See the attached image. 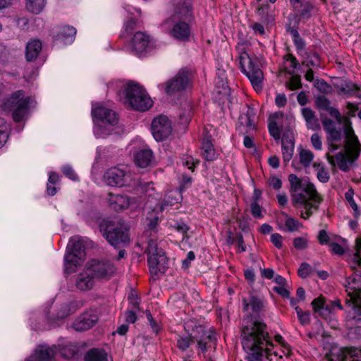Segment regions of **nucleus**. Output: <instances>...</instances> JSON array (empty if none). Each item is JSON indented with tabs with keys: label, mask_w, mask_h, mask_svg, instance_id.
Returning a JSON list of instances; mask_svg holds the SVG:
<instances>
[{
	"label": "nucleus",
	"mask_w": 361,
	"mask_h": 361,
	"mask_svg": "<svg viewBox=\"0 0 361 361\" xmlns=\"http://www.w3.org/2000/svg\"><path fill=\"white\" fill-rule=\"evenodd\" d=\"M241 338L248 361H262L264 356L271 360V355H276V353L272 352V338L267 331V324L262 321L252 316L245 317L242 323Z\"/></svg>",
	"instance_id": "1"
},
{
	"label": "nucleus",
	"mask_w": 361,
	"mask_h": 361,
	"mask_svg": "<svg viewBox=\"0 0 361 361\" xmlns=\"http://www.w3.org/2000/svg\"><path fill=\"white\" fill-rule=\"evenodd\" d=\"M322 123L323 128L327 134L329 150L334 152L338 149L339 146L334 142L344 138L343 147L348 152L353 160L357 159L361 146L354 133L350 121L346 118L342 128H337L336 122L330 118H324Z\"/></svg>",
	"instance_id": "2"
},
{
	"label": "nucleus",
	"mask_w": 361,
	"mask_h": 361,
	"mask_svg": "<svg viewBox=\"0 0 361 361\" xmlns=\"http://www.w3.org/2000/svg\"><path fill=\"white\" fill-rule=\"evenodd\" d=\"M291 192V198L295 206H302L301 217L309 218L313 211L318 209L322 202L314 184L299 178L295 174L291 173L288 176Z\"/></svg>",
	"instance_id": "3"
},
{
	"label": "nucleus",
	"mask_w": 361,
	"mask_h": 361,
	"mask_svg": "<svg viewBox=\"0 0 361 361\" xmlns=\"http://www.w3.org/2000/svg\"><path fill=\"white\" fill-rule=\"evenodd\" d=\"M185 335H178L177 337V347L179 350L185 351L196 341L198 348L204 353L217 342L216 332L205 326L197 324L194 320L187 321L184 324Z\"/></svg>",
	"instance_id": "4"
},
{
	"label": "nucleus",
	"mask_w": 361,
	"mask_h": 361,
	"mask_svg": "<svg viewBox=\"0 0 361 361\" xmlns=\"http://www.w3.org/2000/svg\"><path fill=\"white\" fill-rule=\"evenodd\" d=\"M59 353L65 359H74L80 356V346L75 343L64 341L58 346L39 345L36 349L35 354L27 361H51L52 358Z\"/></svg>",
	"instance_id": "5"
},
{
	"label": "nucleus",
	"mask_w": 361,
	"mask_h": 361,
	"mask_svg": "<svg viewBox=\"0 0 361 361\" xmlns=\"http://www.w3.org/2000/svg\"><path fill=\"white\" fill-rule=\"evenodd\" d=\"M247 43H238L236 49L238 52L239 66L241 71L248 78L255 90L259 91L263 87L264 75L257 61L250 58L247 53Z\"/></svg>",
	"instance_id": "6"
},
{
	"label": "nucleus",
	"mask_w": 361,
	"mask_h": 361,
	"mask_svg": "<svg viewBox=\"0 0 361 361\" xmlns=\"http://www.w3.org/2000/svg\"><path fill=\"white\" fill-rule=\"evenodd\" d=\"M100 231L105 239L114 247L128 244L130 237L128 227L123 221H106L101 222Z\"/></svg>",
	"instance_id": "7"
},
{
	"label": "nucleus",
	"mask_w": 361,
	"mask_h": 361,
	"mask_svg": "<svg viewBox=\"0 0 361 361\" xmlns=\"http://www.w3.org/2000/svg\"><path fill=\"white\" fill-rule=\"evenodd\" d=\"M92 115L93 118L97 121L94 129V133L97 137H104L114 133L118 118L114 111L99 106L92 107Z\"/></svg>",
	"instance_id": "8"
},
{
	"label": "nucleus",
	"mask_w": 361,
	"mask_h": 361,
	"mask_svg": "<svg viewBox=\"0 0 361 361\" xmlns=\"http://www.w3.org/2000/svg\"><path fill=\"white\" fill-rule=\"evenodd\" d=\"M126 103L137 111H145L152 106V101L146 91L137 83L130 82L125 87Z\"/></svg>",
	"instance_id": "9"
},
{
	"label": "nucleus",
	"mask_w": 361,
	"mask_h": 361,
	"mask_svg": "<svg viewBox=\"0 0 361 361\" xmlns=\"http://www.w3.org/2000/svg\"><path fill=\"white\" fill-rule=\"evenodd\" d=\"M149 269L153 276L164 274L168 267V259L164 250L158 247L156 240L151 238L148 241L146 250Z\"/></svg>",
	"instance_id": "10"
},
{
	"label": "nucleus",
	"mask_w": 361,
	"mask_h": 361,
	"mask_svg": "<svg viewBox=\"0 0 361 361\" xmlns=\"http://www.w3.org/2000/svg\"><path fill=\"white\" fill-rule=\"evenodd\" d=\"M30 97H26L23 90L13 92L7 99L6 105L12 111V116L16 122L23 121L29 111Z\"/></svg>",
	"instance_id": "11"
},
{
	"label": "nucleus",
	"mask_w": 361,
	"mask_h": 361,
	"mask_svg": "<svg viewBox=\"0 0 361 361\" xmlns=\"http://www.w3.org/2000/svg\"><path fill=\"white\" fill-rule=\"evenodd\" d=\"M193 75L191 71L183 68L166 82V92L173 94L190 89L192 85Z\"/></svg>",
	"instance_id": "12"
},
{
	"label": "nucleus",
	"mask_w": 361,
	"mask_h": 361,
	"mask_svg": "<svg viewBox=\"0 0 361 361\" xmlns=\"http://www.w3.org/2000/svg\"><path fill=\"white\" fill-rule=\"evenodd\" d=\"M104 183L111 187H123L130 184L131 176L126 168L115 166L107 169L104 176Z\"/></svg>",
	"instance_id": "13"
},
{
	"label": "nucleus",
	"mask_w": 361,
	"mask_h": 361,
	"mask_svg": "<svg viewBox=\"0 0 361 361\" xmlns=\"http://www.w3.org/2000/svg\"><path fill=\"white\" fill-rule=\"evenodd\" d=\"M191 23L166 19L164 25L169 26L168 33L171 37L180 42H188L191 35Z\"/></svg>",
	"instance_id": "14"
},
{
	"label": "nucleus",
	"mask_w": 361,
	"mask_h": 361,
	"mask_svg": "<svg viewBox=\"0 0 361 361\" xmlns=\"http://www.w3.org/2000/svg\"><path fill=\"white\" fill-rule=\"evenodd\" d=\"M348 356L352 358L351 361H361V349L354 347L333 346L326 354L323 361H347Z\"/></svg>",
	"instance_id": "15"
},
{
	"label": "nucleus",
	"mask_w": 361,
	"mask_h": 361,
	"mask_svg": "<svg viewBox=\"0 0 361 361\" xmlns=\"http://www.w3.org/2000/svg\"><path fill=\"white\" fill-rule=\"evenodd\" d=\"M95 279H109L116 271L112 263L109 261L92 260L87 267Z\"/></svg>",
	"instance_id": "16"
},
{
	"label": "nucleus",
	"mask_w": 361,
	"mask_h": 361,
	"mask_svg": "<svg viewBox=\"0 0 361 361\" xmlns=\"http://www.w3.org/2000/svg\"><path fill=\"white\" fill-rule=\"evenodd\" d=\"M152 133L157 141H162L171 134V124L166 116H159L152 122Z\"/></svg>",
	"instance_id": "17"
},
{
	"label": "nucleus",
	"mask_w": 361,
	"mask_h": 361,
	"mask_svg": "<svg viewBox=\"0 0 361 361\" xmlns=\"http://www.w3.org/2000/svg\"><path fill=\"white\" fill-rule=\"evenodd\" d=\"M173 5V13L168 19L188 22L193 20V8L190 0H178Z\"/></svg>",
	"instance_id": "18"
},
{
	"label": "nucleus",
	"mask_w": 361,
	"mask_h": 361,
	"mask_svg": "<svg viewBox=\"0 0 361 361\" xmlns=\"http://www.w3.org/2000/svg\"><path fill=\"white\" fill-rule=\"evenodd\" d=\"M346 291L350 298L348 302L353 305L361 302V271H355L352 276L346 279Z\"/></svg>",
	"instance_id": "19"
},
{
	"label": "nucleus",
	"mask_w": 361,
	"mask_h": 361,
	"mask_svg": "<svg viewBox=\"0 0 361 361\" xmlns=\"http://www.w3.org/2000/svg\"><path fill=\"white\" fill-rule=\"evenodd\" d=\"M99 319L95 311H87L78 316L72 324V327L77 331H83L94 326Z\"/></svg>",
	"instance_id": "20"
},
{
	"label": "nucleus",
	"mask_w": 361,
	"mask_h": 361,
	"mask_svg": "<svg viewBox=\"0 0 361 361\" xmlns=\"http://www.w3.org/2000/svg\"><path fill=\"white\" fill-rule=\"evenodd\" d=\"M340 147L343 148L345 152H339L334 156H331L327 154V159L329 163H331L332 165L336 164L340 170L344 172H347L350 169L348 164L353 163L356 159H352L351 156L349 154L348 152L343 147V145Z\"/></svg>",
	"instance_id": "21"
},
{
	"label": "nucleus",
	"mask_w": 361,
	"mask_h": 361,
	"mask_svg": "<svg viewBox=\"0 0 361 361\" xmlns=\"http://www.w3.org/2000/svg\"><path fill=\"white\" fill-rule=\"evenodd\" d=\"M149 37L142 32H137L132 39L131 51L135 55L140 56L149 49Z\"/></svg>",
	"instance_id": "22"
},
{
	"label": "nucleus",
	"mask_w": 361,
	"mask_h": 361,
	"mask_svg": "<svg viewBox=\"0 0 361 361\" xmlns=\"http://www.w3.org/2000/svg\"><path fill=\"white\" fill-rule=\"evenodd\" d=\"M76 29L73 26L63 25L56 28L54 40L63 44H70L75 40Z\"/></svg>",
	"instance_id": "23"
},
{
	"label": "nucleus",
	"mask_w": 361,
	"mask_h": 361,
	"mask_svg": "<svg viewBox=\"0 0 361 361\" xmlns=\"http://www.w3.org/2000/svg\"><path fill=\"white\" fill-rule=\"evenodd\" d=\"M284 118V114L281 111L275 112L269 117L268 129L269 133L275 140H279L281 136V126Z\"/></svg>",
	"instance_id": "24"
},
{
	"label": "nucleus",
	"mask_w": 361,
	"mask_h": 361,
	"mask_svg": "<svg viewBox=\"0 0 361 361\" xmlns=\"http://www.w3.org/2000/svg\"><path fill=\"white\" fill-rule=\"evenodd\" d=\"M134 201V198H130L127 195L120 194H108V202L111 209L115 211H121L127 209Z\"/></svg>",
	"instance_id": "25"
},
{
	"label": "nucleus",
	"mask_w": 361,
	"mask_h": 361,
	"mask_svg": "<svg viewBox=\"0 0 361 361\" xmlns=\"http://www.w3.org/2000/svg\"><path fill=\"white\" fill-rule=\"evenodd\" d=\"M243 310L247 311L251 307L253 313H259L264 310L266 307V301L263 297L251 294L248 298H243Z\"/></svg>",
	"instance_id": "26"
},
{
	"label": "nucleus",
	"mask_w": 361,
	"mask_h": 361,
	"mask_svg": "<svg viewBox=\"0 0 361 361\" xmlns=\"http://www.w3.org/2000/svg\"><path fill=\"white\" fill-rule=\"evenodd\" d=\"M178 200L176 198H173L171 195H169L166 196V197L162 203L159 206V207H156L152 212H154L155 210H159L160 212H162L163 210L165 209L166 206L169 205H173L176 203H178ZM148 224L147 226L149 229H150L152 231H154L156 230V228L158 224L159 221V216L156 215H153V213L151 214V216L147 217Z\"/></svg>",
	"instance_id": "27"
},
{
	"label": "nucleus",
	"mask_w": 361,
	"mask_h": 361,
	"mask_svg": "<svg viewBox=\"0 0 361 361\" xmlns=\"http://www.w3.org/2000/svg\"><path fill=\"white\" fill-rule=\"evenodd\" d=\"M315 104L319 110L327 111L331 116L334 117L338 123H342V117L339 111L331 106L330 100L325 96H318L315 99Z\"/></svg>",
	"instance_id": "28"
},
{
	"label": "nucleus",
	"mask_w": 361,
	"mask_h": 361,
	"mask_svg": "<svg viewBox=\"0 0 361 361\" xmlns=\"http://www.w3.org/2000/svg\"><path fill=\"white\" fill-rule=\"evenodd\" d=\"M338 93L345 97H360V87L350 80H343L340 84H336Z\"/></svg>",
	"instance_id": "29"
},
{
	"label": "nucleus",
	"mask_w": 361,
	"mask_h": 361,
	"mask_svg": "<svg viewBox=\"0 0 361 361\" xmlns=\"http://www.w3.org/2000/svg\"><path fill=\"white\" fill-rule=\"evenodd\" d=\"M312 305L314 312L324 318H326L330 314L333 313L334 310V307L331 306V302H326L323 297L314 299L312 302Z\"/></svg>",
	"instance_id": "30"
},
{
	"label": "nucleus",
	"mask_w": 361,
	"mask_h": 361,
	"mask_svg": "<svg viewBox=\"0 0 361 361\" xmlns=\"http://www.w3.org/2000/svg\"><path fill=\"white\" fill-rule=\"evenodd\" d=\"M94 277L91 271L87 268L86 270L80 273L76 280V286L82 291L91 289L94 284Z\"/></svg>",
	"instance_id": "31"
},
{
	"label": "nucleus",
	"mask_w": 361,
	"mask_h": 361,
	"mask_svg": "<svg viewBox=\"0 0 361 361\" xmlns=\"http://www.w3.org/2000/svg\"><path fill=\"white\" fill-rule=\"evenodd\" d=\"M85 257L78 256L71 252L69 250H66L64 256L65 271L68 274H72L76 271V268L83 261Z\"/></svg>",
	"instance_id": "32"
},
{
	"label": "nucleus",
	"mask_w": 361,
	"mask_h": 361,
	"mask_svg": "<svg viewBox=\"0 0 361 361\" xmlns=\"http://www.w3.org/2000/svg\"><path fill=\"white\" fill-rule=\"evenodd\" d=\"M134 160L140 168H147L152 163L153 153L149 149H140L135 153Z\"/></svg>",
	"instance_id": "33"
},
{
	"label": "nucleus",
	"mask_w": 361,
	"mask_h": 361,
	"mask_svg": "<svg viewBox=\"0 0 361 361\" xmlns=\"http://www.w3.org/2000/svg\"><path fill=\"white\" fill-rule=\"evenodd\" d=\"M42 50V43L39 40L33 39L26 46L25 57L27 61H32L37 59Z\"/></svg>",
	"instance_id": "34"
},
{
	"label": "nucleus",
	"mask_w": 361,
	"mask_h": 361,
	"mask_svg": "<svg viewBox=\"0 0 361 361\" xmlns=\"http://www.w3.org/2000/svg\"><path fill=\"white\" fill-rule=\"evenodd\" d=\"M84 360L85 361H112L109 360L105 350L99 348H92L88 350Z\"/></svg>",
	"instance_id": "35"
},
{
	"label": "nucleus",
	"mask_w": 361,
	"mask_h": 361,
	"mask_svg": "<svg viewBox=\"0 0 361 361\" xmlns=\"http://www.w3.org/2000/svg\"><path fill=\"white\" fill-rule=\"evenodd\" d=\"M302 114L306 121L307 128L316 130L319 127L318 119L311 109H302Z\"/></svg>",
	"instance_id": "36"
},
{
	"label": "nucleus",
	"mask_w": 361,
	"mask_h": 361,
	"mask_svg": "<svg viewBox=\"0 0 361 361\" xmlns=\"http://www.w3.org/2000/svg\"><path fill=\"white\" fill-rule=\"evenodd\" d=\"M298 66L299 63L292 54H287L283 56V70L286 73L293 75Z\"/></svg>",
	"instance_id": "37"
},
{
	"label": "nucleus",
	"mask_w": 361,
	"mask_h": 361,
	"mask_svg": "<svg viewBox=\"0 0 361 361\" xmlns=\"http://www.w3.org/2000/svg\"><path fill=\"white\" fill-rule=\"evenodd\" d=\"M66 250H69L71 252L78 256L85 257V247L82 240H74L71 239L67 245Z\"/></svg>",
	"instance_id": "38"
},
{
	"label": "nucleus",
	"mask_w": 361,
	"mask_h": 361,
	"mask_svg": "<svg viewBox=\"0 0 361 361\" xmlns=\"http://www.w3.org/2000/svg\"><path fill=\"white\" fill-rule=\"evenodd\" d=\"M202 154L207 161H213L216 158L214 146L211 141L207 139L202 142Z\"/></svg>",
	"instance_id": "39"
},
{
	"label": "nucleus",
	"mask_w": 361,
	"mask_h": 361,
	"mask_svg": "<svg viewBox=\"0 0 361 361\" xmlns=\"http://www.w3.org/2000/svg\"><path fill=\"white\" fill-rule=\"evenodd\" d=\"M26 8L31 13L39 14L44 9L46 0H26Z\"/></svg>",
	"instance_id": "40"
},
{
	"label": "nucleus",
	"mask_w": 361,
	"mask_h": 361,
	"mask_svg": "<svg viewBox=\"0 0 361 361\" xmlns=\"http://www.w3.org/2000/svg\"><path fill=\"white\" fill-rule=\"evenodd\" d=\"M301 4V9L298 11L300 18L307 19L310 18L312 12L314 9V6L310 1H302Z\"/></svg>",
	"instance_id": "41"
},
{
	"label": "nucleus",
	"mask_w": 361,
	"mask_h": 361,
	"mask_svg": "<svg viewBox=\"0 0 361 361\" xmlns=\"http://www.w3.org/2000/svg\"><path fill=\"white\" fill-rule=\"evenodd\" d=\"M282 145V155L284 163H288L293 155L295 144H281Z\"/></svg>",
	"instance_id": "42"
},
{
	"label": "nucleus",
	"mask_w": 361,
	"mask_h": 361,
	"mask_svg": "<svg viewBox=\"0 0 361 361\" xmlns=\"http://www.w3.org/2000/svg\"><path fill=\"white\" fill-rule=\"evenodd\" d=\"M254 109H248L247 114H245V117L241 116V123H243V120L245 119V123L246 126V128H247V133L249 130H253L255 129V123H254Z\"/></svg>",
	"instance_id": "43"
},
{
	"label": "nucleus",
	"mask_w": 361,
	"mask_h": 361,
	"mask_svg": "<svg viewBox=\"0 0 361 361\" xmlns=\"http://www.w3.org/2000/svg\"><path fill=\"white\" fill-rule=\"evenodd\" d=\"M314 159L313 153L308 149H302L300 152V162L305 166H310Z\"/></svg>",
	"instance_id": "44"
},
{
	"label": "nucleus",
	"mask_w": 361,
	"mask_h": 361,
	"mask_svg": "<svg viewBox=\"0 0 361 361\" xmlns=\"http://www.w3.org/2000/svg\"><path fill=\"white\" fill-rule=\"evenodd\" d=\"M10 59L11 56L8 49L2 43H0V70L8 63Z\"/></svg>",
	"instance_id": "45"
},
{
	"label": "nucleus",
	"mask_w": 361,
	"mask_h": 361,
	"mask_svg": "<svg viewBox=\"0 0 361 361\" xmlns=\"http://www.w3.org/2000/svg\"><path fill=\"white\" fill-rule=\"evenodd\" d=\"M314 87L322 93L330 94L332 92V87L324 80H316L314 84Z\"/></svg>",
	"instance_id": "46"
},
{
	"label": "nucleus",
	"mask_w": 361,
	"mask_h": 361,
	"mask_svg": "<svg viewBox=\"0 0 361 361\" xmlns=\"http://www.w3.org/2000/svg\"><path fill=\"white\" fill-rule=\"evenodd\" d=\"M356 252L353 255V261L355 263V266L352 267V269H355V266L361 267V240L357 239L355 243Z\"/></svg>",
	"instance_id": "47"
},
{
	"label": "nucleus",
	"mask_w": 361,
	"mask_h": 361,
	"mask_svg": "<svg viewBox=\"0 0 361 361\" xmlns=\"http://www.w3.org/2000/svg\"><path fill=\"white\" fill-rule=\"evenodd\" d=\"M250 212L254 218L259 219L264 217L262 207L256 201L250 203Z\"/></svg>",
	"instance_id": "48"
},
{
	"label": "nucleus",
	"mask_w": 361,
	"mask_h": 361,
	"mask_svg": "<svg viewBox=\"0 0 361 361\" xmlns=\"http://www.w3.org/2000/svg\"><path fill=\"white\" fill-rule=\"evenodd\" d=\"M302 65L309 68L317 67L319 66V59L317 54L308 55L307 59L302 62Z\"/></svg>",
	"instance_id": "49"
},
{
	"label": "nucleus",
	"mask_w": 361,
	"mask_h": 361,
	"mask_svg": "<svg viewBox=\"0 0 361 361\" xmlns=\"http://www.w3.org/2000/svg\"><path fill=\"white\" fill-rule=\"evenodd\" d=\"M63 175L72 180H78V176L70 165H65L61 167Z\"/></svg>",
	"instance_id": "50"
},
{
	"label": "nucleus",
	"mask_w": 361,
	"mask_h": 361,
	"mask_svg": "<svg viewBox=\"0 0 361 361\" xmlns=\"http://www.w3.org/2000/svg\"><path fill=\"white\" fill-rule=\"evenodd\" d=\"M293 245L297 250H305L308 247V239L305 236L295 238L293 240Z\"/></svg>",
	"instance_id": "51"
},
{
	"label": "nucleus",
	"mask_w": 361,
	"mask_h": 361,
	"mask_svg": "<svg viewBox=\"0 0 361 361\" xmlns=\"http://www.w3.org/2000/svg\"><path fill=\"white\" fill-rule=\"evenodd\" d=\"M312 271V267L307 262H303L301 264L300 268L298 269V275L302 278L307 277Z\"/></svg>",
	"instance_id": "52"
},
{
	"label": "nucleus",
	"mask_w": 361,
	"mask_h": 361,
	"mask_svg": "<svg viewBox=\"0 0 361 361\" xmlns=\"http://www.w3.org/2000/svg\"><path fill=\"white\" fill-rule=\"evenodd\" d=\"M295 144L294 133L290 128H288L282 135L281 144Z\"/></svg>",
	"instance_id": "53"
},
{
	"label": "nucleus",
	"mask_w": 361,
	"mask_h": 361,
	"mask_svg": "<svg viewBox=\"0 0 361 361\" xmlns=\"http://www.w3.org/2000/svg\"><path fill=\"white\" fill-rule=\"evenodd\" d=\"M317 178L322 183H327L330 179L329 171L323 166L319 169L317 171Z\"/></svg>",
	"instance_id": "54"
},
{
	"label": "nucleus",
	"mask_w": 361,
	"mask_h": 361,
	"mask_svg": "<svg viewBox=\"0 0 361 361\" xmlns=\"http://www.w3.org/2000/svg\"><path fill=\"white\" fill-rule=\"evenodd\" d=\"M267 184L274 190H279L282 186V181L279 178L272 176L268 179Z\"/></svg>",
	"instance_id": "55"
},
{
	"label": "nucleus",
	"mask_w": 361,
	"mask_h": 361,
	"mask_svg": "<svg viewBox=\"0 0 361 361\" xmlns=\"http://www.w3.org/2000/svg\"><path fill=\"white\" fill-rule=\"evenodd\" d=\"M311 143L314 148L317 150H321L322 148V142L321 137L317 133H314L311 137Z\"/></svg>",
	"instance_id": "56"
},
{
	"label": "nucleus",
	"mask_w": 361,
	"mask_h": 361,
	"mask_svg": "<svg viewBox=\"0 0 361 361\" xmlns=\"http://www.w3.org/2000/svg\"><path fill=\"white\" fill-rule=\"evenodd\" d=\"M302 87L300 76H293L289 81V88L292 90H298Z\"/></svg>",
	"instance_id": "57"
},
{
	"label": "nucleus",
	"mask_w": 361,
	"mask_h": 361,
	"mask_svg": "<svg viewBox=\"0 0 361 361\" xmlns=\"http://www.w3.org/2000/svg\"><path fill=\"white\" fill-rule=\"evenodd\" d=\"M285 226L289 231H293L298 229V221L293 218L288 217L285 222Z\"/></svg>",
	"instance_id": "58"
},
{
	"label": "nucleus",
	"mask_w": 361,
	"mask_h": 361,
	"mask_svg": "<svg viewBox=\"0 0 361 361\" xmlns=\"http://www.w3.org/2000/svg\"><path fill=\"white\" fill-rule=\"evenodd\" d=\"M353 194H354L353 190L350 189L348 192H345V197L346 200L348 202L350 207H352V209L354 211H357V205L353 199Z\"/></svg>",
	"instance_id": "59"
},
{
	"label": "nucleus",
	"mask_w": 361,
	"mask_h": 361,
	"mask_svg": "<svg viewBox=\"0 0 361 361\" xmlns=\"http://www.w3.org/2000/svg\"><path fill=\"white\" fill-rule=\"evenodd\" d=\"M235 240L238 243V250L240 252H243L246 251V245L245 244L243 235L240 233L235 235Z\"/></svg>",
	"instance_id": "60"
},
{
	"label": "nucleus",
	"mask_w": 361,
	"mask_h": 361,
	"mask_svg": "<svg viewBox=\"0 0 361 361\" xmlns=\"http://www.w3.org/2000/svg\"><path fill=\"white\" fill-rule=\"evenodd\" d=\"M293 42L295 46V48H296V50L298 52H300L304 50L305 46V42L304 39L300 36H299L297 38H295L293 40Z\"/></svg>",
	"instance_id": "61"
},
{
	"label": "nucleus",
	"mask_w": 361,
	"mask_h": 361,
	"mask_svg": "<svg viewBox=\"0 0 361 361\" xmlns=\"http://www.w3.org/2000/svg\"><path fill=\"white\" fill-rule=\"evenodd\" d=\"M271 242L277 247H282V236L279 233H274L271 235Z\"/></svg>",
	"instance_id": "62"
},
{
	"label": "nucleus",
	"mask_w": 361,
	"mask_h": 361,
	"mask_svg": "<svg viewBox=\"0 0 361 361\" xmlns=\"http://www.w3.org/2000/svg\"><path fill=\"white\" fill-rule=\"evenodd\" d=\"M147 318L153 331L157 334L160 329L159 324L154 319L152 315L149 312L147 314Z\"/></svg>",
	"instance_id": "63"
},
{
	"label": "nucleus",
	"mask_w": 361,
	"mask_h": 361,
	"mask_svg": "<svg viewBox=\"0 0 361 361\" xmlns=\"http://www.w3.org/2000/svg\"><path fill=\"white\" fill-rule=\"evenodd\" d=\"M329 246L331 247V250L338 255H342L344 253V249L343 247L336 243H331L329 244Z\"/></svg>",
	"instance_id": "64"
}]
</instances>
